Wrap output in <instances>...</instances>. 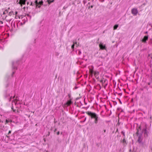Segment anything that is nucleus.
I'll return each mask as SVG.
<instances>
[{
    "label": "nucleus",
    "instance_id": "nucleus-1",
    "mask_svg": "<svg viewBox=\"0 0 152 152\" xmlns=\"http://www.w3.org/2000/svg\"><path fill=\"white\" fill-rule=\"evenodd\" d=\"M86 113L88 114V115L90 116L92 118H94L95 119L94 123L96 124H97L98 117L95 113L88 111Z\"/></svg>",
    "mask_w": 152,
    "mask_h": 152
},
{
    "label": "nucleus",
    "instance_id": "nucleus-2",
    "mask_svg": "<svg viewBox=\"0 0 152 152\" xmlns=\"http://www.w3.org/2000/svg\"><path fill=\"white\" fill-rule=\"evenodd\" d=\"M99 46L100 49L102 50L105 49L106 47L105 45L103 44L102 43H100L99 44Z\"/></svg>",
    "mask_w": 152,
    "mask_h": 152
},
{
    "label": "nucleus",
    "instance_id": "nucleus-3",
    "mask_svg": "<svg viewBox=\"0 0 152 152\" xmlns=\"http://www.w3.org/2000/svg\"><path fill=\"white\" fill-rule=\"evenodd\" d=\"M132 12L134 15H136L138 13V11L136 9H133L132 10Z\"/></svg>",
    "mask_w": 152,
    "mask_h": 152
},
{
    "label": "nucleus",
    "instance_id": "nucleus-4",
    "mask_svg": "<svg viewBox=\"0 0 152 152\" xmlns=\"http://www.w3.org/2000/svg\"><path fill=\"white\" fill-rule=\"evenodd\" d=\"M94 74L95 77L97 79H98L99 78V72L96 71H94Z\"/></svg>",
    "mask_w": 152,
    "mask_h": 152
},
{
    "label": "nucleus",
    "instance_id": "nucleus-5",
    "mask_svg": "<svg viewBox=\"0 0 152 152\" xmlns=\"http://www.w3.org/2000/svg\"><path fill=\"white\" fill-rule=\"evenodd\" d=\"M25 0H20L19 2L18 3H19V4L22 5V4H25Z\"/></svg>",
    "mask_w": 152,
    "mask_h": 152
},
{
    "label": "nucleus",
    "instance_id": "nucleus-6",
    "mask_svg": "<svg viewBox=\"0 0 152 152\" xmlns=\"http://www.w3.org/2000/svg\"><path fill=\"white\" fill-rule=\"evenodd\" d=\"M37 0H36L35 1L33 2H32L31 3V5H35L36 6V7H37Z\"/></svg>",
    "mask_w": 152,
    "mask_h": 152
},
{
    "label": "nucleus",
    "instance_id": "nucleus-7",
    "mask_svg": "<svg viewBox=\"0 0 152 152\" xmlns=\"http://www.w3.org/2000/svg\"><path fill=\"white\" fill-rule=\"evenodd\" d=\"M91 67L92 69H91L90 68H89V72L91 75H92L93 73V69L94 67L92 66H91Z\"/></svg>",
    "mask_w": 152,
    "mask_h": 152
},
{
    "label": "nucleus",
    "instance_id": "nucleus-8",
    "mask_svg": "<svg viewBox=\"0 0 152 152\" xmlns=\"http://www.w3.org/2000/svg\"><path fill=\"white\" fill-rule=\"evenodd\" d=\"M148 37L147 36H145L142 39V42H146V41L148 39Z\"/></svg>",
    "mask_w": 152,
    "mask_h": 152
},
{
    "label": "nucleus",
    "instance_id": "nucleus-9",
    "mask_svg": "<svg viewBox=\"0 0 152 152\" xmlns=\"http://www.w3.org/2000/svg\"><path fill=\"white\" fill-rule=\"evenodd\" d=\"M71 103H72V102H71V100H69L67 102L66 104V105H67L68 106H69V105H70Z\"/></svg>",
    "mask_w": 152,
    "mask_h": 152
},
{
    "label": "nucleus",
    "instance_id": "nucleus-10",
    "mask_svg": "<svg viewBox=\"0 0 152 152\" xmlns=\"http://www.w3.org/2000/svg\"><path fill=\"white\" fill-rule=\"evenodd\" d=\"M54 0H47V2H48V3L50 4L52 2H53L54 1Z\"/></svg>",
    "mask_w": 152,
    "mask_h": 152
},
{
    "label": "nucleus",
    "instance_id": "nucleus-11",
    "mask_svg": "<svg viewBox=\"0 0 152 152\" xmlns=\"http://www.w3.org/2000/svg\"><path fill=\"white\" fill-rule=\"evenodd\" d=\"M43 3V1H42L39 2V5H42ZM40 7L39 6V7Z\"/></svg>",
    "mask_w": 152,
    "mask_h": 152
},
{
    "label": "nucleus",
    "instance_id": "nucleus-12",
    "mask_svg": "<svg viewBox=\"0 0 152 152\" xmlns=\"http://www.w3.org/2000/svg\"><path fill=\"white\" fill-rule=\"evenodd\" d=\"M118 27V25H115L114 27V29H116Z\"/></svg>",
    "mask_w": 152,
    "mask_h": 152
},
{
    "label": "nucleus",
    "instance_id": "nucleus-13",
    "mask_svg": "<svg viewBox=\"0 0 152 152\" xmlns=\"http://www.w3.org/2000/svg\"><path fill=\"white\" fill-rule=\"evenodd\" d=\"M16 100V99H15ZM16 101H14L13 102H12V104H13V103H14L15 104H16Z\"/></svg>",
    "mask_w": 152,
    "mask_h": 152
},
{
    "label": "nucleus",
    "instance_id": "nucleus-14",
    "mask_svg": "<svg viewBox=\"0 0 152 152\" xmlns=\"http://www.w3.org/2000/svg\"><path fill=\"white\" fill-rule=\"evenodd\" d=\"M74 46H75V44H74L72 46V49H73L74 48Z\"/></svg>",
    "mask_w": 152,
    "mask_h": 152
},
{
    "label": "nucleus",
    "instance_id": "nucleus-15",
    "mask_svg": "<svg viewBox=\"0 0 152 152\" xmlns=\"http://www.w3.org/2000/svg\"><path fill=\"white\" fill-rule=\"evenodd\" d=\"M15 98V96H13V97H10V99H14V98Z\"/></svg>",
    "mask_w": 152,
    "mask_h": 152
},
{
    "label": "nucleus",
    "instance_id": "nucleus-16",
    "mask_svg": "<svg viewBox=\"0 0 152 152\" xmlns=\"http://www.w3.org/2000/svg\"><path fill=\"white\" fill-rule=\"evenodd\" d=\"M12 109L13 110V112H16V110L13 109V107H12Z\"/></svg>",
    "mask_w": 152,
    "mask_h": 152
},
{
    "label": "nucleus",
    "instance_id": "nucleus-17",
    "mask_svg": "<svg viewBox=\"0 0 152 152\" xmlns=\"http://www.w3.org/2000/svg\"><path fill=\"white\" fill-rule=\"evenodd\" d=\"M9 121H8L7 120H6V123H8L9 122Z\"/></svg>",
    "mask_w": 152,
    "mask_h": 152
},
{
    "label": "nucleus",
    "instance_id": "nucleus-18",
    "mask_svg": "<svg viewBox=\"0 0 152 152\" xmlns=\"http://www.w3.org/2000/svg\"><path fill=\"white\" fill-rule=\"evenodd\" d=\"M11 133V131H9V132L8 134H9L10 133Z\"/></svg>",
    "mask_w": 152,
    "mask_h": 152
},
{
    "label": "nucleus",
    "instance_id": "nucleus-19",
    "mask_svg": "<svg viewBox=\"0 0 152 152\" xmlns=\"http://www.w3.org/2000/svg\"><path fill=\"white\" fill-rule=\"evenodd\" d=\"M57 134V135H58L59 134V132H58Z\"/></svg>",
    "mask_w": 152,
    "mask_h": 152
},
{
    "label": "nucleus",
    "instance_id": "nucleus-20",
    "mask_svg": "<svg viewBox=\"0 0 152 152\" xmlns=\"http://www.w3.org/2000/svg\"><path fill=\"white\" fill-rule=\"evenodd\" d=\"M17 13H18L16 11V12H15V15H17Z\"/></svg>",
    "mask_w": 152,
    "mask_h": 152
},
{
    "label": "nucleus",
    "instance_id": "nucleus-21",
    "mask_svg": "<svg viewBox=\"0 0 152 152\" xmlns=\"http://www.w3.org/2000/svg\"><path fill=\"white\" fill-rule=\"evenodd\" d=\"M75 43L77 44V42H75Z\"/></svg>",
    "mask_w": 152,
    "mask_h": 152
}]
</instances>
